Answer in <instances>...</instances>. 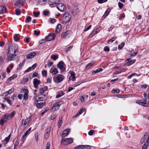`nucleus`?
I'll use <instances>...</instances> for the list:
<instances>
[{
    "instance_id": "f257e3e1",
    "label": "nucleus",
    "mask_w": 149,
    "mask_h": 149,
    "mask_svg": "<svg viewBox=\"0 0 149 149\" xmlns=\"http://www.w3.org/2000/svg\"><path fill=\"white\" fill-rule=\"evenodd\" d=\"M53 79L55 83H59L64 80V76L61 74H57L54 76Z\"/></svg>"
},
{
    "instance_id": "f03ea898",
    "label": "nucleus",
    "mask_w": 149,
    "mask_h": 149,
    "mask_svg": "<svg viewBox=\"0 0 149 149\" xmlns=\"http://www.w3.org/2000/svg\"><path fill=\"white\" fill-rule=\"evenodd\" d=\"M71 16L68 12H65L64 14L62 22L63 23H66L69 22L71 19Z\"/></svg>"
},
{
    "instance_id": "7ed1b4c3",
    "label": "nucleus",
    "mask_w": 149,
    "mask_h": 149,
    "mask_svg": "<svg viewBox=\"0 0 149 149\" xmlns=\"http://www.w3.org/2000/svg\"><path fill=\"white\" fill-rule=\"evenodd\" d=\"M18 48L17 45L14 44L9 47L8 53L15 54L17 51Z\"/></svg>"
},
{
    "instance_id": "20e7f679",
    "label": "nucleus",
    "mask_w": 149,
    "mask_h": 149,
    "mask_svg": "<svg viewBox=\"0 0 149 149\" xmlns=\"http://www.w3.org/2000/svg\"><path fill=\"white\" fill-rule=\"evenodd\" d=\"M57 67L60 70L61 73L64 72L65 70V66L64 63L62 61H61L57 64Z\"/></svg>"
},
{
    "instance_id": "39448f33",
    "label": "nucleus",
    "mask_w": 149,
    "mask_h": 149,
    "mask_svg": "<svg viewBox=\"0 0 149 149\" xmlns=\"http://www.w3.org/2000/svg\"><path fill=\"white\" fill-rule=\"evenodd\" d=\"M73 141L72 138H68L66 139L63 138L61 141V143L64 145L67 144H71L73 142Z\"/></svg>"
},
{
    "instance_id": "423d86ee",
    "label": "nucleus",
    "mask_w": 149,
    "mask_h": 149,
    "mask_svg": "<svg viewBox=\"0 0 149 149\" xmlns=\"http://www.w3.org/2000/svg\"><path fill=\"white\" fill-rule=\"evenodd\" d=\"M17 55L14 54L8 53H7V59L8 61L15 60L17 59Z\"/></svg>"
},
{
    "instance_id": "0eeeda50",
    "label": "nucleus",
    "mask_w": 149,
    "mask_h": 149,
    "mask_svg": "<svg viewBox=\"0 0 149 149\" xmlns=\"http://www.w3.org/2000/svg\"><path fill=\"white\" fill-rule=\"evenodd\" d=\"M136 103L145 107H148L149 106V103L148 104L146 100H138L136 101Z\"/></svg>"
},
{
    "instance_id": "6e6552de",
    "label": "nucleus",
    "mask_w": 149,
    "mask_h": 149,
    "mask_svg": "<svg viewBox=\"0 0 149 149\" xmlns=\"http://www.w3.org/2000/svg\"><path fill=\"white\" fill-rule=\"evenodd\" d=\"M33 104L36 106L38 109H41L45 105L46 102L45 101L43 102H40L38 103L36 102H34Z\"/></svg>"
},
{
    "instance_id": "1a4fd4ad",
    "label": "nucleus",
    "mask_w": 149,
    "mask_h": 149,
    "mask_svg": "<svg viewBox=\"0 0 149 149\" xmlns=\"http://www.w3.org/2000/svg\"><path fill=\"white\" fill-rule=\"evenodd\" d=\"M55 35L54 33H49L48 36L45 38L46 40L50 41L54 39Z\"/></svg>"
},
{
    "instance_id": "9d476101",
    "label": "nucleus",
    "mask_w": 149,
    "mask_h": 149,
    "mask_svg": "<svg viewBox=\"0 0 149 149\" xmlns=\"http://www.w3.org/2000/svg\"><path fill=\"white\" fill-rule=\"evenodd\" d=\"M56 8L60 11H63L64 10L65 6L63 3H58L56 5Z\"/></svg>"
},
{
    "instance_id": "9b49d317",
    "label": "nucleus",
    "mask_w": 149,
    "mask_h": 149,
    "mask_svg": "<svg viewBox=\"0 0 149 149\" xmlns=\"http://www.w3.org/2000/svg\"><path fill=\"white\" fill-rule=\"evenodd\" d=\"M9 117V115L6 114L3 116V117L1 120H0V124L1 125H4V123L7 120Z\"/></svg>"
},
{
    "instance_id": "f8f14e48",
    "label": "nucleus",
    "mask_w": 149,
    "mask_h": 149,
    "mask_svg": "<svg viewBox=\"0 0 149 149\" xmlns=\"http://www.w3.org/2000/svg\"><path fill=\"white\" fill-rule=\"evenodd\" d=\"M24 1L23 0H18L15 2L14 5L18 7L21 8L23 5Z\"/></svg>"
},
{
    "instance_id": "ddd939ff",
    "label": "nucleus",
    "mask_w": 149,
    "mask_h": 149,
    "mask_svg": "<svg viewBox=\"0 0 149 149\" xmlns=\"http://www.w3.org/2000/svg\"><path fill=\"white\" fill-rule=\"evenodd\" d=\"M126 61H127V62L125 63V65L127 66H129L134 63L136 60H130L129 59L127 58Z\"/></svg>"
},
{
    "instance_id": "4468645a",
    "label": "nucleus",
    "mask_w": 149,
    "mask_h": 149,
    "mask_svg": "<svg viewBox=\"0 0 149 149\" xmlns=\"http://www.w3.org/2000/svg\"><path fill=\"white\" fill-rule=\"evenodd\" d=\"M51 130V127L48 128L46 130L45 134L44 136V138L45 139H47L50 136V133Z\"/></svg>"
},
{
    "instance_id": "2eb2a0df",
    "label": "nucleus",
    "mask_w": 149,
    "mask_h": 149,
    "mask_svg": "<svg viewBox=\"0 0 149 149\" xmlns=\"http://www.w3.org/2000/svg\"><path fill=\"white\" fill-rule=\"evenodd\" d=\"M71 31H67L61 34V37L63 38H65L66 37H69L70 35Z\"/></svg>"
},
{
    "instance_id": "dca6fc26",
    "label": "nucleus",
    "mask_w": 149,
    "mask_h": 149,
    "mask_svg": "<svg viewBox=\"0 0 149 149\" xmlns=\"http://www.w3.org/2000/svg\"><path fill=\"white\" fill-rule=\"evenodd\" d=\"M38 96L39 102L41 101L45 102L47 99V96L44 95H38Z\"/></svg>"
},
{
    "instance_id": "f3484780",
    "label": "nucleus",
    "mask_w": 149,
    "mask_h": 149,
    "mask_svg": "<svg viewBox=\"0 0 149 149\" xmlns=\"http://www.w3.org/2000/svg\"><path fill=\"white\" fill-rule=\"evenodd\" d=\"M22 91L24 93L23 96L24 99V100H27L28 97V94L29 93V91L27 89L24 88L23 89Z\"/></svg>"
},
{
    "instance_id": "a211bd4d",
    "label": "nucleus",
    "mask_w": 149,
    "mask_h": 149,
    "mask_svg": "<svg viewBox=\"0 0 149 149\" xmlns=\"http://www.w3.org/2000/svg\"><path fill=\"white\" fill-rule=\"evenodd\" d=\"M40 83V81L38 79L35 78L33 80V84L35 88H38V85Z\"/></svg>"
},
{
    "instance_id": "6ab92c4d",
    "label": "nucleus",
    "mask_w": 149,
    "mask_h": 149,
    "mask_svg": "<svg viewBox=\"0 0 149 149\" xmlns=\"http://www.w3.org/2000/svg\"><path fill=\"white\" fill-rule=\"evenodd\" d=\"M31 120V117L26 118L24 121L23 120L22 122V125L25 126L26 125L28 124Z\"/></svg>"
},
{
    "instance_id": "aec40b11",
    "label": "nucleus",
    "mask_w": 149,
    "mask_h": 149,
    "mask_svg": "<svg viewBox=\"0 0 149 149\" xmlns=\"http://www.w3.org/2000/svg\"><path fill=\"white\" fill-rule=\"evenodd\" d=\"M17 77V74H13L12 76L9 77L7 80L6 81V83L7 84L9 83L12 80H13L14 79L16 78Z\"/></svg>"
},
{
    "instance_id": "412c9836",
    "label": "nucleus",
    "mask_w": 149,
    "mask_h": 149,
    "mask_svg": "<svg viewBox=\"0 0 149 149\" xmlns=\"http://www.w3.org/2000/svg\"><path fill=\"white\" fill-rule=\"evenodd\" d=\"M59 2V0H49L48 1V3L50 5L57 4Z\"/></svg>"
},
{
    "instance_id": "4be33fe9",
    "label": "nucleus",
    "mask_w": 149,
    "mask_h": 149,
    "mask_svg": "<svg viewBox=\"0 0 149 149\" xmlns=\"http://www.w3.org/2000/svg\"><path fill=\"white\" fill-rule=\"evenodd\" d=\"M70 129H67L63 131L62 135V137L66 136L68 135L70 132Z\"/></svg>"
},
{
    "instance_id": "5701e85b",
    "label": "nucleus",
    "mask_w": 149,
    "mask_h": 149,
    "mask_svg": "<svg viewBox=\"0 0 149 149\" xmlns=\"http://www.w3.org/2000/svg\"><path fill=\"white\" fill-rule=\"evenodd\" d=\"M6 8L5 6H0V14L6 13Z\"/></svg>"
},
{
    "instance_id": "b1692460",
    "label": "nucleus",
    "mask_w": 149,
    "mask_h": 149,
    "mask_svg": "<svg viewBox=\"0 0 149 149\" xmlns=\"http://www.w3.org/2000/svg\"><path fill=\"white\" fill-rule=\"evenodd\" d=\"M69 73L70 74V76L72 77V80L75 81L76 80L75 74L74 72L70 70L69 71Z\"/></svg>"
},
{
    "instance_id": "393cba45",
    "label": "nucleus",
    "mask_w": 149,
    "mask_h": 149,
    "mask_svg": "<svg viewBox=\"0 0 149 149\" xmlns=\"http://www.w3.org/2000/svg\"><path fill=\"white\" fill-rule=\"evenodd\" d=\"M36 53L34 52H31L30 53L28 54L27 56V58L31 59L33 58L35 55H36Z\"/></svg>"
},
{
    "instance_id": "a878e982",
    "label": "nucleus",
    "mask_w": 149,
    "mask_h": 149,
    "mask_svg": "<svg viewBox=\"0 0 149 149\" xmlns=\"http://www.w3.org/2000/svg\"><path fill=\"white\" fill-rule=\"evenodd\" d=\"M59 107H60L58 105L57 103H56L52 107V110L53 111H54L57 110L59 109Z\"/></svg>"
},
{
    "instance_id": "bb28decb",
    "label": "nucleus",
    "mask_w": 149,
    "mask_h": 149,
    "mask_svg": "<svg viewBox=\"0 0 149 149\" xmlns=\"http://www.w3.org/2000/svg\"><path fill=\"white\" fill-rule=\"evenodd\" d=\"M61 29V26L60 24H58L56 28V32L58 33L59 32Z\"/></svg>"
},
{
    "instance_id": "cd10ccee",
    "label": "nucleus",
    "mask_w": 149,
    "mask_h": 149,
    "mask_svg": "<svg viewBox=\"0 0 149 149\" xmlns=\"http://www.w3.org/2000/svg\"><path fill=\"white\" fill-rule=\"evenodd\" d=\"M64 94L65 93L63 92V91H60L58 92V94L56 95V98H58L59 97H60L64 95Z\"/></svg>"
},
{
    "instance_id": "c85d7f7f",
    "label": "nucleus",
    "mask_w": 149,
    "mask_h": 149,
    "mask_svg": "<svg viewBox=\"0 0 149 149\" xmlns=\"http://www.w3.org/2000/svg\"><path fill=\"white\" fill-rule=\"evenodd\" d=\"M102 70L103 69L102 68H100L99 69H97L95 71H93L92 74L94 75L96 73L99 72H100L102 71Z\"/></svg>"
},
{
    "instance_id": "c756f323",
    "label": "nucleus",
    "mask_w": 149,
    "mask_h": 149,
    "mask_svg": "<svg viewBox=\"0 0 149 149\" xmlns=\"http://www.w3.org/2000/svg\"><path fill=\"white\" fill-rule=\"evenodd\" d=\"M62 117H60L59 118L58 122V127L60 128L62 124Z\"/></svg>"
},
{
    "instance_id": "7c9ffc66",
    "label": "nucleus",
    "mask_w": 149,
    "mask_h": 149,
    "mask_svg": "<svg viewBox=\"0 0 149 149\" xmlns=\"http://www.w3.org/2000/svg\"><path fill=\"white\" fill-rule=\"evenodd\" d=\"M84 108L81 109L79 110V112L76 114V115L75 116V117H77L79 115L81 114L84 111Z\"/></svg>"
},
{
    "instance_id": "2f4dec72",
    "label": "nucleus",
    "mask_w": 149,
    "mask_h": 149,
    "mask_svg": "<svg viewBox=\"0 0 149 149\" xmlns=\"http://www.w3.org/2000/svg\"><path fill=\"white\" fill-rule=\"evenodd\" d=\"M25 62V60H24L21 63H20V64H19L18 67L17 68V69H21L22 68V66L24 65Z\"/></svg>"
},
{
    "instance_id": "473e14b6",
    "label": "nucleus",
    "mask_w": 149,
    "mask_h": 149,
    "mask_svg": "<svg viewBox=\"0 0 149 149\" xmlns=\"http://www.w3.org/2000/svg\"><path fill=\"white\" fill-rule=\"evenodd\" d=\"M79 9L77 7H75L72 10V13L73 14L75 15L79 12Z\"/></svg>"
},
{
    "instance_id": "72a5a7b5",
    "label": "nucleus",
    "mask_w": 149,
    "mask_h": 149,
    "mask_svg": "<svg viewBox=\"0 0 149 149\" xmlns=\"http://www.w3.org/2000/svg\"><path fill=\"white\" fill-rule=\"evenodd\" d=\"M51 73L53 74H55L58 73V70L57 68H54L52 71H51Z\"/></svg>"
},
{
    "instance_id": "f704fd0d",
    "label": "nucleus",
    "mask_w": 149,
    "mask_h": 149,
    "mask_svg": "<svg viewBox=\"0 0 149 149\" xmlns=\"http://www.w3.org/2000/svg\"><path fill=\"white\" fill-rule=\"evenodd\" d=\"M14 40L16 41H17L20 39L19 35L17 34H15L14 36Z\"/></svg>"
},
{
    "instance_id": "c9c22d12",
    "label": "nucleus",
    "mask_w": 149,
    "mask_h": 149,
    "mask_svg": "<svg viewBox=\"0 0 149 149\" xmlns=\"http://www.w3.org/2000/svg\"><path fill=\"white\" fill-rule=\"evenodd\" d=\"M31 17L30 16H27L26 17V19L25 21V22L26 23H27L31 21Z\"/></svg>"
},
{
    "instance_id": "e433bc0d",
    "label": "nucleus",
    "mask_w": 149,
    "mask_h": 149,
    "mask_svg": "<svg viewBox=\"0 0 149 149\" xmlns=\"http://www.w3.org/2000/svg\"><path fill=\"white\" fill-rule=\"evenodd\" d=\"M31 127L29 128L28 130H27L24 133V134L22 136L23 138H25V137L27 135L29 132L31 130Z\"/></svg>"
},
{
    "instance_id": "4c0bfd02",
    "label": "nucleus",
    "mask_w": 149,
    "mask_h": 149,
    "mask_svg": "<svg viewBox=\"0 0 149 149\" xmlns=\"http://www.w3.org/2000/svg\"><path fill=\"white\" fill-rule=\"evenodd\" d=\"M52 59L54 60H56L58 58V56L56 55H52L51 56Z\"/></svg>"
},
{
    "instance_id": "58836bf2",
    "label": "nucleus",
    "mask_w": 149,
    "mask_h": 149,
    "mask_svg": "<svg viewBox=\"0 0 149 149\" xmlns=\"http://www.w3.org/2000/svg\"><path fill=\"white\" fill-rule=\"evenodd\" d=\"M83 149H90L91 146L88 145H83Z\"/></svg>"
},
{
    "instance_id": "ea45409f",
    "label": "nucleus",
    "mask_w": 149,
    "mask_h": 149,
    "mask_svg": "<svg viewBox=\"0 0 149 149\" xmlns=\"http://www.w3.org/2000/svg\"><path fill=\"white\" fill-rule=\"evenodd\" d=\"M125 43L124 42H123L120 45L118 46V49H122L124 46L125 45Z\"/></svg>"
},
{
    "instance_id": "a19ab883",
    "label": "nucleus",
    "mask_w": 149,
    "mask_h": 149,
    "mask_svg": "<svg viewBox=\"0 0 149 149\" xmlns=\"http://www.w3.org/2000/svg\"><path fill=\"white\" fill-rule=\"evenodd\" d=\"M34 136L36 141L38 142L39 140L38 134V132H36L34 134Z\"/></svg>"
},
{
    "instance_id": "79ce46f5",
    "label": "nucleus",
    "mask_w": 149,
    "mask_h": 149,
    "mask_svg": "<svg viewBox=\"0 0 149 149\" xmlns=\"http://www.w3.org/2000/svg\"><path fill=\"white\" fill-rule=\"evenodd\" d=\"M147 136V135L144 134V137L142 138L141 140V143H143L144 142L145 140L146 139V137Z\"/></svg>"
},
{
    "instance_id": "37998d69",
    "label": "nucleus",
    "mask_w": 149,
    "mask_h": 149,
    "mask_svg": "<svg viewBox=\"0 0 149 149\" xmlns=\"http://www.w3.org/2000/svg\"><path fill=\"white\" fill-rule=\"evenodd\" d=\"M110 11V9L109 8L107 9L105 11L104 15L106 16H108L109 13Z\"/></svg>"
},
{
    "instance_id": "c03bdc74",
    "label": "nucleus",
    "mask_w": 149,
    "mask_h": 149,
    "mask_svg": "<svg viewBox=\"0 0 149 149\" xmlns=\"http://www.w3.org/2000/svg\"><path fill=\"white\" fill-rule=\"evenodd\" d=\"M93 63H89L88 64L86 67V69L87 70L89 68H90L93 65Z\"/></svg>"
},
{
    "instance_id": "a18cd8bd",
    "label": "nucleus",
    "mask_w": 149,
    "mask_h": 149,
    "mask_svg": "<svg viewBox=\"0 0 149 149\" xmlns=\"http://www.w3.org/2000/svg\"><path fill=\"white\" fill-rule=\"evenodd\" d=\"M33 99L35 100L34 102H39L38 96H35L33 97Z\"/></svg>"
},
{
    "instance_id": "49530a36",
    "label": "nucleus",
    "mask_w": 149,
    "mask_h": 149,
    "mask_svg": "<svg viewBox=\"0 0 149 149\" xmlns=\"http://www.w3.org/2000/svg\"><path fill=\"white\" fill-rule=\"evenodd\" d=\"M49 110V108L48 107H47L45 108V110L42 112L40 114V115L41 116H43L44 114L47 111Z\"/></svg>"
},
{
    "instance_id": "de8ad7c7",
    "label": "nucleus",
    "mask_w": 149,
    "mask_h": 149,
    "mask_svg": "<svg viewBox=\"0 0 149 149\" xmlns=\"http://www.w3.org/2000/svg\"><path fill=\"white\" fill-rule=\"evenodd\" d=\"M15 14L17 15H19L21 13V12L19 9H16L15 11Z\"/></svg>"
},
{
    "instance_id": "09e8293b",
    "label": "nucleus",
    "mask_w": 149,
    "mask_h": 149,
    "mask_svg": "<svg viewBox=\"0 0 149 149\" xmlns=\"http://www.w3.org/2000/svg\"><path fill=\"white\" fill-rule=\"evenodd\" d=\"M33 14L34 15V16L36 17H37L40 15V13L39 12H36L34 11L33 12Z\"/></svg>"
},
{
    "instance_id": "8fccbe9b",
    "label": "nucleus",
    "mask_w": 149,
    "mask_h": 149,
    "mask_svg": "<svg viewBox=\"0 0 149 149\" xmlns=\"http://www.w3.org/2000/svg\"><path fill=\"white\" fill-rule=\"evenodd\" d=\"M83 145H79L74 147V149H83Z\"/></svg>"
},
{
    "instance_id": "3c124183",
    "label": "nucleus",
    "mask_w": 149,
    "mask_h": 149,
    "mask_svg": "<svg viewBox=\"0 0 149 149\" xmlns=\"http://www.w3.org/2000/svg\"><path fill=\"white\" fill-rule=\"evenodd\" d=\"M148 146V144H147V143H145L143 146L142 149H147Z\"/></svg>"
},
{
    "instance_id": "603ef678",
    "label": "nucleus",
    "mask_w": 149,
    "mask_h": 149,
    "mask_svg": "<svg viewBox=\"0 0 149 149\" xmlns=\"http://www.w3.org/2000/svg\"><path fill=\"white\" fill-rule=\"evenodd\" d=\"M107 0H97V2L101 4L107 2Z\"/></svg>"
},
{
    "instance_id": "864d4df0",
    "label": "nucleus",
    "mask_w": 149,
    "mask_h": 149,
    "mask_svg": "<svg viewBox=\"0 0 149 149\" xmlns=\"http://www.w3.org/2000/svg\"><path fill=\"white\" fill-rule=\"evenodd\" d=\"M47 71L45 70H44L42 71V74L43 76L45 77L47 75Z\"/></svg>"
},
{
    "instance_id": "5fc2aeb1",
    "label": "nucleus",
    "mask_w": 149,
    "mask_h": 149,
    "mask_svg": "<svg viewBox=\"0 0 149 149\" xmlns=\"http://www.w3.org/2000/svg\"><path fill=\"white\" fill-rule=\"evenodd\" d=\"M40 33V31L38 30V31L36 30H35L34 31V34L37 36H38Z\"/></svg>"
},
{
    "instance_id": "6e6d98bb",
    "label": "nucleus",
    "mask_w": 149,
    "mask_h": 149,
    "mask_svg": "<svg viewBox=\"0 0 149 149\" xmlns=\"http://www.w3.org/2000/svg\"><path fill=\"white\" fill-rule=\"evenodd\" d=\"M95 133V131L93 130H91L88 132V134L89 135H92Z\"/></svg>"
},
{
    "instance_id": "4d7b16f0",
    "label": "nucleus",
    "mask_w": 149,
    "mask_h": 149,
    "mask_svg": "<svg viewBox=\"0 0 149 149\" xmlns=\"http://www.w3.org/2000/svg\"><path fill=\"white\" fill-rule=\"evenodd\" d=\"M118 6L119 8L120 9H121L122 8L123 6V3H121V2H119L118 3Z\"/></svg>"
},
{
    "instance_id": "13d9d810",
    "label": "nucleus",
    "mask_w": 149,
    "mask_h": 149,
    "mask_svg": "<svg viewBox=\"0 0 149 149\" xmlns=\"http://www.w3.org/2000/svg\"><path fill=\"white\" fill-rule=\"evenodd\" d=\"M10 136L11 134H10L7 137H6L5 138V141L6 142H8L9 141L10 139Z\"/></svg>"
},
{
    "instance_id": "bf43d9fd",
    "label": "nucleus",
    "mask_w": 149,
    "mask_h": 149,
    "mask_svg": "<svg viewBox=\"0 0 149 149\" xmlns=\"http://www.w3.org/2000/svg\"><path fill=\"white\" fill-rule=\"evenodd\" d=\"M117 38L116 37H114L112 38H111V39H110L108 41V42L109 43L110 42H112L114 40H115V39Z\"/></svg>"
},
{
    "instance_id": "052dcab7",
    "label": "nucleus",
    "mask_w": 149,
    "mask_h": 149,
    "mask_svg": "<svg viewBox=\"0 0 149 149\" xmlns=\"http://www.w3.org/2000/svg\"><path fill=\"white\" fill-rule=\"evenodd\" d=\"M95 33L94 32V31H92L91 33L89 35V37H91L95 35Z\"/></svg>"
},
{
    "instance_id": "680f3d73",
    "label": "nucleus",
    "mask_w": 149,
    "mask_h": 149,
    "mask_svg": "<svg viewBox=\"0 0 149 149\" xmlns=\"http://www.w3.org/2000/svg\"><path fill=\"white\" fill-rule=\"evenodd\" d=\"M104 50L105 52H109V48L108 46H105L104 48Z\"/></svg>"
},
{
    "instance_id": "e2e57ef3",
    "label": "nucleus",
    "mask_w": 149,
    "mask_h": 149,
    "mask_svg": "<svg viewBox=\"0 0 149 149\" xmlns=\"http://www.w3.org/2000/svg\"><path fill=\"white\" fill-rule=\"evenodd\" d=\"M148 85L146 84H145L144 85H141V88L144 89H146Z\"/></svg>"
},
{
    "instance_id": "0e129e2a",
    "label": "nucleus",
    "mask_w": 149,
    "mask_h": 149,
    "mask_svg": "<svg viewBox=\"0 0 149 149\" xmlns=\"http://www.w3.org/2000/svg\"><path fill=\"white\" fill-rule=\"evenodd\" d=\"M72 46H70L68 47L65 49V51L67 52L70 51V50H71L72 49Z\"/></svg>"
},
{
    "instance_id": "69168bd1",
    "label": "nucleus",
    "mask_w": 149,
    "mask_h": 149,
    "mask_svg": "<svg viewBox=\"0 0 149 149\" xmlns=\"http://www.w3.org/2000/svg\"><path fill=\"white\" fill-rule=\"evenodd\" d=\"M14 90V89L13 88H12L11 89L9 90L8 92L9 94H10L12 93Z\"/></svg>"
},
{
    "instance_id": "338daca9",
    "label": "nucleus",
    "mask_w": 149,
    "mask_h": 149,
    "mask_svg": "<svg viewBox=\"0 0 149 149\" xmlns=\"http://www.w3.org/2000/svg\"><path fill=\"white\" fill-rule=\"evenodd\" d=\"M18 144H19V142L17 141H16L15 142V146H14V149H15V148L16 149V148H17V147L18 146Z\"/></svg>"
},
{
    "instance_id": "774afa93",
    "label": "nucleus",
    "mask_w": 149,
    "mask_h": 149,
    "mask_svg": "<svg viewBox=\"0 0 149 149\" xmlns=\"http://www.w3.org/2000/svg\"><path fill=\"white\" fill-rule=\"evenodd\" d=\"M50 143L49 142H47L46 145V148L45 149H49L50 148Z\"/></svg>"
}]
</instances>
